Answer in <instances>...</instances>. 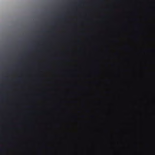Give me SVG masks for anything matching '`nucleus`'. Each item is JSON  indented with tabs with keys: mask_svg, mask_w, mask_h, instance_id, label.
Segmentation results:
<instances>
[{
	"mask_svg": "<svg viewBox=\"0 0 155 155\" xmlns=\"http://www.w3.org/2000/svg\"><path fill=\"white\" fill-rule=\"evenodd\" d=\"M20 78H19L18 80H20Z\"/></svg>",
	"mask_w": 155,
	"mask_h": 155,
	"instance_id": "obj_3",
	"label": "nucleus"
},
{
	"mask_svg": "<svg viewBox=\"0 0 155 155\" xmlns=\"http://www.w3.org/2000/svg\"><path fill=\"white\" fill-rule=\"evenodd\" d=\"M4 150V149H1L2 150Z\"/></svg>",
	"mask_w": 155,
	"mask_h": 155,
	"instance_id": "obj_2",
	"label": "nucleus"
},
{
	"mask_svg": "<svg viewBox=\"0 0 155 155\" xmlns=\"http://www.w3.org/2000/svg\"><path fill=\"white\" fill-rule=\"evenodd\" d=\"M82 2L81 1V3H82Z\"/></svg>",
	"mask_w": 155,
	"mask_h": 155,
	"instance_id": "obj_4",
	"label": "nucleus"
},
{
	"mask_svg": "<svg viewBox=\"0 0 155 155\" xmlns=\"http://www.w3.org/2000/svg\"><path fill=\"white\" fill-rule=\"evenodd\" d=\"M59 18L61 19H64V18L62 16L60 17H59Z\"/></svg>",
	"mask_w": 155,
	"mask_h": 155,
	"instance_id": "obj_1",
	"label": "nucleus"
}]
</instances>
